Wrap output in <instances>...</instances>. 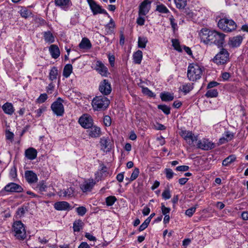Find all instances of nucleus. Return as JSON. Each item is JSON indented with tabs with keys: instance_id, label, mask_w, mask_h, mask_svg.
<instances>
[{
	"instance_id": "f257e3e1",
	"label": "nucleus",
	"mask_w": 248,
	"mask_h": 248,
	"mask_svg": "<svg viewBox=\"0 0 248 248\" xmlns=\"http://www.w3.org/2000/svg\"><path fill=\"white\" fill-rule=\"evenodd\" d=\"M226 35L216 30L204 29L201 31L200 34L202 42L207 45H215L218 47L223 46L225 43Z\"/></svg>"
},
{
	"instance_id": "f03ea898",
	"label": "nucleus",
	"mask_w": 248,
	"mask_h": 248,
	"mask_svg": "<svg viewBox=\"0 0 248 248\" xmlns=\"http://www.w3.org/2000/svg\"><path fill=\"white\" fill-rule=\"evenodd\" d=\"M203 67L196 63H191L187 68V77L190 81H196L199 79L202 75Z\"/></svg>"
},
{
	"instance_id": "7ed1b4c3",
	"label": "nucleus",
	"mask_w": 248,
	"mask_h": 248,
	"mask_svg": "<svg viewBox=\"0 0 248 248\" xmlns=\"http://www.w3.org/2000/svg\"><path fill=\"white\" fill-rule=\"evenodd\" d=\"M110 103L108 98L104 96H97L93 98L92 105L95 111L104 110L109 106Z\"/></svg>"
},
{
	"instance_id": "20e7f679",
	"label": "nucleus",
	"mask_w": 248,
	"mask_h": 248,
	"mask_svg": "<svg viewBox=\"0 0 248 248\" xmlns=\"http://www.w3.org/2000/svg\"><path fill=\"white\" fill-rule=\"evenodd\" d=\"M218 27L222 31L229 32L236 29V24L232 19L224 17L221 18L217 23Z\"/></svg>"
},
{
	"instance_id": "39448f33",
	"label": "nucleus",
	"mask_w": 248,
	"mask_h": 248,
	"mask_svg": "<svg viewBox=\"0 0 248 248\" xmlns=\"http://www.w3.org/2000/svg\"><path fill=\"white\" fill-rule=\"evenodd\" d=\"M181 136L186 140L191 147H195L198 141V136L195 135L192 131L182 130L180 133Z\"/></svg>"
},
{
	"instance_id": "423d86ee",
	"label": "nucleus",
	"mask_w": 248,
	"mask_h": 248,
	"mask_svg": "<svg viewBox=\"0 0 248 248\" xmlns=\"http://www.w3.org/2000/svg\"><path fill=\"white\" fill-rule=\"evenodd\" d=\"M229 60V53L227 49L222 48L215 56L213 62L217 65H222L227 63Z\"/></svg>"
},
{
	"instance_id": "0eeeda50",
	"label": "nucleus",
	"mask_w": 248,
	"mask_h": 248,
	"mask_svg": "<svg viewBox=\"0 0 248 248\" xmlns=\"http://www.w3.org/2000/svg\"><path fill=\"white\" fill-rule=\"evenodd\" d=\"M63 100L60 97L57 98L51 106V108L55 115L57 116H62L64 112V107L62 104Z\"/></svg>"
},
{
	"instance_id": "6e6552de",
	"label": "nucleus",
	"mask_w": 248,
	"mask_h": 248,
	"mask_svg": "<svg viewBox=\"0 0 248 248\" xmlns=\"http://www.w3.org/2000/svg\"><path fill=\"white\" fill-rule=\"evenodd\" d=\"M90 6V8L93 15L99 14H103L107 15L108 17H110V16L107 13L106 10L103 9L101 6L98 4L94 0H87Z\"/></svg>"
},
{
	"instance_id": "1a4fd4ad",
	"label": "nucleus",
	"mask_w": 248,
	"mask_h": 248,
	"mask_svg": "<svg viewBox=\"0 0 248 248\" xmlns=\"http://www.w3.org/2000/svg\"><path fill=\"white\" fill-rule=\"evenodd\" d=\"M78 123L84 128H90L93 125L92 116L88 114H84L78 119Z\"/></svg>"
},
{
	"instance_id": "9d476101",
	"label": "nucleus",
	"mask_w": 248,
	"mask_h": 248,
	"mask_svg": "<svg viewBox=\"0 0 248 248\" xmlns=\"http://www.w3.org/2000/svg\"><path fill=\"white\" fill-rule=\"evenodd\" d=\"M195 147L203 150L207 151L213 149L215 147V144L208 139H203L202 140H198Z\"/></svg>"
},
{
	"instance_id": "9b49d317",
	"label": "nucleus",
	"mask_w": 248,
	"mask_h": 248,
	"mask_svg": "<svg viewBox=\"0 0 248 248\" xmlns=\"http://www.w3.org/2000/svg\"><path fill=\"white\" fill-rule=\"evenodd\" d=\"M10 193H20L23 191V187L15 183H10L7 184L1 190Z\"/></svg>"
},
{
	"instance_id": "f8f14e48",
	"label": "nucleus",
	"mask_w": 248,
	"mask_h": 248,
	"mask_svg": "<svg viewBox=\"0 0 248 248\" xmlns=\"http://www.w3.org/2000/svg\"><path fill=\"white\" fill-rule=\"evenodd\" d=\"M101 150L104 152H109L112 146L113 142L108 137H103L100 140Z\"/></svg>"
},
{
	"instance_id": "ddd939ff",
	"label": "nucleus",
	"mask_w": 248,
	"mask_h": 248,
	"mask_svg": "<svg viewBox=\"0 0 248 248\" xmlns=\"http://www.w3.org/2000/svg\"><path fill=\"white\" fill-rule=\"evenodd\" d=\"M99 91L104 95H108L111 92V87L110 83L107 79H104L100 83L99 87Z\"/></svg>"
},
{
	"instance_id": "4468645a",
	"label": "nucleus",
	"mask_w": 248,
	"mask_h": 248,
	"mask_svg": "<svg viewBox=\"0 0 248 248\" xmlns=\"http://www.w3.org/2000/svg\"><path fill=\"white\" fill-rule=\"evenodd\" d=\"M95 184V182L93 179L84 180L80 184V188L83 192H90Z\"/></svg>"
},
{
	"instance_id": "2eb2a0df",
	"label": "nucleus",
	"mask_w": 248,
	"mask_h": 248,
	"mask_svg": "<svg viewBox=\"0 0 248 248\" xmlns=\"http://www.w3.org/2000/svg\"><path fill=\"white\" fill-rule=\"evenodd\" d=\"M151 1L149 0H144L139 6V15L145 16L149 11Z\"/></svg>"
},
{
	"instance_id": "dca6fc26",
	"label": "nucleus",
	"mask_w": 248,
	"mask_h": 248,
	"mask_svg": "<svg viewBox=\"0 0 248 248\" xmlns=\"http://www.w3.org/2000/svg\"><path fill=\"white\" fill-rule=\"evenodd\" d=\"M95 69L101 76L107 77L108 74V68L100 61L96 62Z\"/></svg>"
},
{
	"instance_id": "f3484780",
	"label": "nucleus",
	"mask_w": 248,
	"mask_h": 248,
	"mask_svg": "<svg viewBox=\"0 0 248 248\" xmlns=\"http://www.w3.org/2000/svg\"><path fill=\"white\" fill-rule=\"evenodd\" d=\"M92 47V45L90 40L87 37L82 39L80 43L78 44V47L83 52H87Z\"/></svg>"
},
{
	"instance_id": "a211bd4d",
	"label": "nucleus",
	"mask_w": 248,
	"mask_h": 248,
	"mask_svg": "<svg viewBox=\"0 0 248 248\" xmlns=\"http://www.w3.org/2000/svg\"><path fill=\"white\" fill-rule=\"evenodd\" d=\"M243 39V38L241 35L231 37L228 41V45L232 48L237 47L240 46Z\"/></svg>"
},
{
	"instance_id": "6ab92c4d",
	"label": "nucleus",
	"mask_w": 248,
	"mask_h": 248,
	"mask_svg": "<svg viewBox=\"0 0 248 248\" xmlns=\"http://www.w3.org/2000/svg\"><path fill=\"white\" fill-rule=\"evenodd\" d=\"M234 136V134L230 131H225L223 136L219 140V144H222L232 140Z\"/></svg>"
},
{
	"instance_id": "aec40b11",
	"label": "nucleus",
	"mask_w": 248,
	"mask_h": 248,
	"mask_svg": "<svg viewBox=\"0 0 248 248\" xmlns=\"http://www.w3.org/2000/svg\"><path fill=\"white\" fill-rule=\"evenodd\" d=\"M54 208L58 211L67 210L70 209L69 203L65 201L57 202L54 204Z\"/></svg>"
},
{
	"instance_id": "412c9836",
	"label": "nucleus",
	"mask_w": 248,
	"mask_h": 248,
	"mask_svg": "<svg viewBox=\"0 0 248 248\" xmlns=\"http://www.w3.org/2000/svg\"><path fill=\"white\" fill-rule=\"evenodd\" d=\"M25 177L29 184L35 183L38 180L36 174L31 170L25 171Z\"/></svg>"
},
{
	"instance_id": "4be33fe9",
	"label": "nucleus",
	"mask_w": 248,
	"mask_h": 248,
	"mask_svg": "<svg viewBox=\"0 0 248 248\" xmlns=\"http://www.w3.org/2000/svg\"><path fill=\"white\" fill-rule=\"evenodd\" d=\"M55 4L56 6L65 10L70 7L71 2L70 0H55Z\"/></svg>"
},
{
	"instance_id": "5701e85b",
	"label": "nucleus",
	"mask_w": 248,
	"mask_h": 248,
	"mask_svg": "<svg viewBox=\"0 0 248 248\" xmlns=\"http://www.w3.org/2000/svg\"><path fill=\"white\" fill-rule=\"evenodd\" d=\"M37 155L36 150L32 147L28 148L25 152V156L30 160L34 159L36 157Z\"/></svg>"
},
{
	"instance_id": "b1692460",
	"label": "nucleus",
	"mask_w": 248,
	"mask_h": 248,
	"mask_svg": "<svg viewBox=\"0 0 248 248\" xmlns=\"http://www.w3.org/2000/svg\"><path fill=\"white\" fill-rule=\"evenodd\" d=\"M109 22L105 26L106 34H111L114 33V29L115 28V23L110 17Z\"/></svg>"
},
{
	"instance_id": "393cba45",
	"label": "nucleus",
	"mask_w": 248,
	"mask_h": 248,
	"mask_svg": "<svg viewBox=\"0 0 248 248\" xmlns=\"http://www.w3.org/2000/svg\"><path fill=\"white\" fill-rule=\"evenodd\" d=\"M13 228L15 232H26L24 225L21 221L15 222Z\"/></svg>"
},
{
	"instance_id": "a878e982",
	"label": "nucleus",
	"mask_w": 248,
	"mask_h": 248,
	"mask_svg": "<svg viewBox=\"0 0 248 248\" xmlns=\"http://www.w3.org/2000/svg\"><path fill=\"white\" fill-rule=\"evenodd\" d=\"M2 108L4 112L8 115H12L14 112L15 109L12 103L6 102L3 105Z\"/></svg>"
},
{
	"instance_id": "bb28decb",
	"label": "nucleus",
	"mask_w": 248,
	"mask_h": 248,
	"mask_svg": "<svg viewBox=\"0 0 248 248\" xmlns=\"http://www.w3.org/2000/svg\"><path fill=\"white\" fill-rule=\"evenodd\" d=\"M49 52L54 59L58 58L60 55V51L58 46L55 45H52L49 48Z\"/></svg>"
},
{
	"instance_id": "cd10ccee",
	"label": "nucleus",
	"mask_w": 248,
	"mask_h": 248,
	"mask_svg": "<svg viewBox=\"0 0 248 248\" xmlns=\"http://www.w3.org/2000/svg\"><path fill=\"white\" fill-rule=\"evenodd\" d=\"M89 132V136L92 138H97L100 136L101 129L100 127L96 126H92Z\"/></svg>"
},
{
	"instance_id": "c85d7f7f",
	"label": "nucleus",
	"mask_w": 248,
	"mask_h": 248,
	"mask_svg": "<svg viewBox=\"0 0 248 248\" xmlns=\"http://www.w3.org/2000/svg\"><path fill=\"white\" fill-rule=\"evenodd\" d=\"M142 59V52L138 50L133 54V60L135 63L140 64Z\"/></svg>"
},
{
	"instance_id": "c756f323",
	"label": "nucleus",
	"mask_w": 248,
	"mask_h": 248,
	"mask_svg": "<svg viewBox=\"0 0 248 248\" xmlns=\"http://www.w3.org/2000/svg\"><path fill=\"white\" fill-rule=\"evenodd\" d=\"M193 88V84L186 83L183 84L180 88V90L185 94L188 93Z\"/></svg>"
},
{
	"instance_id": "7c9ffc66",
	"label": "nucleus",
	"mask_w": 248,
	"mask_h": 248,
	"mask_svg": "<svg viewBox=\"0 0 248 248\" xmlns=\"http://www.w3.org/2000/svg\"><path fill=\"white\" fill-rule=\"evenodd\" d=\"M45 41L48 43H52L54 42V37L49 31L45 32L44 33Z\"/></svg>"
},
{
	"instance_id": "2f4dec72",
	"label": "nucleus",
	"mask_w": 248,
	"mask_h": 248,
	"mask_svg": "<svg viewBox=\"0 0 248 248\" xmlns=\"http://www.w3.org/2000/svg\"><path fill=\"white\" fill-rule=\"evenodd\" d=\"M72 72V66L70 64H66L63 69V76L65 78L69 77Z\"/></svg>"
},
{
	"instance_id": "473e14b6",
	"label": "nucleus",
	"mask_w": 248,
	"mask_h": 248,
	"mask_svg": "<svg viewBox=\"0 0 248 248\" xmlns=\"http://www.w3.org/2000/svg\"><path fill=\"white\" fill-rule=\"evenodd\" d=\"M160 97L163 101H170L173 99L174 97L173 95L169 93H161Z\"/></svg>"
},
{
	"instance_id": "72a5a7b5",
	"label": "nucleus",
	"mask_w": 248,
	"mask_h": 248,
	"mask_svg": "<svg viewBox=\"0 0 248 248\" xmlns=\"http://www.w3.org/2000/svg\"><path fill=\"white\" fill-rule=\"evenodd\" d=\"M155 10L162 14H167L170 13L169 9L163 4L157 5Z\"/></svg>"
},
{
	"instance_id": "f704fd0d",
	"label": "nucleus",
	"mask_w": 248,
	"mask_h": 248,
	"mask_svg": "<svg viewBox=\"0 0 248 248\" xmlns=\"http://www.w3.org/2000/svg\"><path fill=\"white\" fill-rule=\"evenodd\" d=\"M218 91L217 89H210L207 91L205 96L207 98L216 97L218 95Z\"/></svg>"
},
{
	"instance_id": "c9c22d12",
	"label": "nucleus",
	"mask_w": 248,
	"mask_h": 248,
	"mask_svg": "<svg viewBox=\"0 0 248 248\" xmlns=\"http://www.w3.org/2000/svg\"><path fill=\"white\" fill-rule=\"evenodd\" d=\"M58 75V70L56 67H53L50 70L49 74V79L51 81L56 79Z\"/></svg>"
},
{
	"instance_id": "e433bc0d",
	"label": "nucleus",
	"mask_w": 248,
	"mask_h": 248,
	"mask_svg": "<svg viewBox=\"0 0 248 248\" xmlns=\"http://www.w3.org/2000/svg\"><path fill=\"white\" fill-rule=\"evenodd\" d=\"M236 159L235 155H230L224 159L222 161V165L224 166H227L231 163L233 162Z\"/></svg>"
},
{
	"instance_id": "4c0bfd02",
	"label": "nucleus",
	"mask_w": 248,
	"mask_h": 248,
	"mask_svg": "<svg viewBox=\"0 0 248 248\" xmlns=\"http://www.w3.org/2000/svg\"><path fill=\"white\" fill-rule=\"evenodd\" d=\"M177 8L183 9L186 5V0H174Z\"/></svg>"
},
{
	"instance_id": "58836bf2",
	"label": "nucleus",
	"mask_w": 248,
	"mask_h": 248,
	"mask_svg": "<svg viewBox=\"0 0 248 248\" xmlns=\"http://www.w3.org/2000/svg\"><path fill=\"white\" fill-rule=\"evenodd\" d=\"M148 42L147 38L145 37H139L138 38V46L140 48H145Z\"/></svg>"
},
{
	"instance_id": "ea45409f",
	"label": "nucleus",
	"mask_w": 248,
	"mask_h": 248,
	"mask_svg": "<svg viewBox=\"0 0 248 248\" xmlns=\"http://www.w3.org/2000/svg\"><path fill=\"white\" fill-rule=\"evenodd\" d=\"M36 188L39 192L42 193L46 191L47 186L44 181H41L37 184Z\"/></svg>"
},
{
	"instance_id": "a19ab883",
	"label": "nucleus",
	"mask_w": 248,
	"mask_h": 248,
	"mask_svg": "<svg viewBox=\"0 0 248 248\" xmlns=\"http://www.w3.org/2000/svg\"><path fill=\"white\" fill-rule=\"evenodd\" d=\"M117 201V198L114 196H109L106 198V205L108 206H112Z\"/></svg>"
},
{
	"instance_id": "79ce46f5",
	"label": "nucleus",
	"mask_w": 248,
	"mask_h": 248,
	"mask_svg": "<svg viewBox=\"0 0 248 248\" xmlns=\"http://www.w3.org/2000/svg\"><path fill=\"white\" fill-rule=\"evenodd\" d=\"M27 211L26 207H24V206H22L19 208H18L16 212V216L17 218H21L23 217L26 211Z\"/></svg>"
},
{
	"instance_id": "37998d69",
	"label": "nucleus",
	"mask_w": 248,
	"mask_h": 248,
	"mask_svg": "<svg viewBox=\"0 0 248 248\" xmlns=\"http://www.w3.org/2000/svg\"><path fill=\"white\" fill-rule=\"evenodd\" d=\"M171 42L172 44V46H173L174 48L177 51L179 52H181L182 51L178 39H172L171 40Z\"/></svg>"
},
{
	"instance_id": "c03bdc74",
	"label": "nucleus",
	"mask_w": 248,
	"mask_h": 248,
	"mask_svg": "<svg viewBox=\"0 0 248 248\" xmlns=\"http://www.w3.org/2000/svg\"><path fill=\"white\" fill-rule=\"evenodd\" d=\"M158 108L161 109L165 114L168 115L170 113V108L165 105H159Z\"/></svg>"
},
{
	"instance_id": "a18cd8bd",
	"label": "nucleus",
	"mask_w": 248,
	"mask_h": 248,
	"mask_svg": "<svg viewBox=\"0 0 248 248\" xmlns=\"http://www.w3.org/2000/svg\"><path fill=\"white\" fill-rule=\"evenodd\" d=\"M31 15V13L30 11L26 9V8H22L20 10V15L22 17L27 18Z\"/></svg>"
},
{
	"instance_id": "49530a36",
	"label": "nucleus",
	"mask_w": 248,
	"mask_h": 248,
	"mask_svg": "<svg viewBox=\"0 0 248 248\" xmlns=\"http://www.w3.org/2000/svg\"><path fill=\"white\" fill-rule=\"evenodd\" d=\"M140 173V170L138 168H135L133 172L131 174V177L130 178V181H133L135 180L139 176Z\"/></svg>"
},
{
	"instance_id": "de8ad7c7",
	"label": "nucleus",
	"mask_w": 248,
	"mask_h": 248,
	"mask_svg": "<svg viewBox=\"0 0 248 248\" xmlns=\"http://www.w3.org/2000/svg\"><path fill=\"white\" fill-rule=\"evenodd\" d=\"M100 174L101 177L102 178L106 177L108 174V168L106 166L103 165L100 170Z\"/></svg>"
},
{
	"instance_id": "09e8293b",
	"label": "nucleus",
	"mask_w": 248,
	"mask_h": 248,
	"mask_svg": "<svg viewBox=\"0 0 248 248\" xmlns=\"http://www.w3.org/2000/svg\"><path fill=\"white\" fill-rule=\"evenodd\" d=\"M165 173L166 174V176L168 179H171L174 174V173L170 169H165Z\"/></svg>"
},
{
	"instance_id": "8fccbe9b",
	"label": "nucleus",
	"mask_w": 248,
	"mask_h": 248,
	"mask_svg": "<svg viewBox=\"0 0 248 248\" xmlns=\"http://www.w3.org/2000/svg\"><path fill=\"white\" fill-rule=\"evenodd\" d=\"M142 93L144 94L147 95L148 96L154 97L155 96L154 93L147 87L142 88Z\"/></svg>"
},
{
	"instance_id": "3c124183",
	"label": "nucleus",
	"mask_w": 248,
	"mask_h": 248,
	"mask_svg": "<svg viewBox=\"0 0 248 248\" xmlns=\"http://www.w3.org/2000/svg\"><path fill=\"white\" fill-rule=\"evenodd\" d=\"M74 190L73 188L70 187L68 188L64 191V196H68V197H71L74 196Z\"/></svg>"
},
{
	"instance_id": "603ef678",
	"label": "nucleus",
	"mask_w": 248,
	"mask_h": 248,
	"mask_svg": "<svg viewBox=\"0 0 248 248\" xmlns=\"http://www.w3.org/2000/svg\"><path fill=\"white\" fill-rule=\"evenodd\" d=\"M161 205V209L163 215H168L170 211V208L165 207V205L163 203H162Z\"/></svg>"
},
{
	"instance_id": "864d4df0",
	"label": "nucleus",
	"mask_w": 248,
	"mask_h": 248,
	"mask_svg": "<svg viewBox=\"0 0 248 248\" xmlns=\"http://www.w3.org/2000/svg\"><path fill=\"white\" fill-rule=\"evenodd\" d=\"M47 95L46 93L41 94L37 99V102L39 103H43L45 102L47 99Z\"/></svg>"
},
{
	"instance_id": "5fc2aeb1",
	"label": "nucleus",
	"mask_w": 248,
	"mask_h": 248,
	"mask_svg": "<svg viewBox=\"0 0 248 248\" xmlns=\"http://www.w3.org/2000/svg\"><path fill=\"white\" fill-rule=\"evenodd\" d=\"M169 19L170 22L171 26L173 29V31H175L177 29V23H175V19L172 15L169 17Z\"/></svg>"
},
{
	"instance_id": "6e6d98bb",
	"label": "nucleus",
	"mask_w": 248,
	"mask_h": 248,
	"mask_svg": "<svg viewBox=\"0 0 248 248\" xmlns=\"http://www.w3.org/2000/svg\"><path fill=\"white\" fill-rule=\"evenodd\" d=\"M163 198L165 200H168L171 197L170 191L169 189H165L162 194Z\"/></svg>"
},
{
	"instance_id": "4d7b16f0",
	"label": "nucleus",
	"mask_w": 248,
	"mask_h": 248,
	"mask_svg": "<svg viewBox=\"0 0 248 248\" xmlns=\"http://www.w3.org/2000/svg\"><path fill=\"white\" fill-rule=\"evenodd\" d=\"M103 122L106 126H109L111 124V119L109 116L106 115L104 117Z\"/></svg>"
},
{
	"instance_id": "13d9d810",
	"label": "nucleus",
	"mask_w": 248,
	"mask_h": 248,
	"mask_svg": "<svg viewBox=\"0 0 248 248\" xmlns=\"http://www.w3.org/2000/svg\"><path fill=\"white\" fill-rule=\"evenodd\" d=\"M196 209V207H192L186 211V215L189 217H191L193 214L195 212Z\"/></svg>"
},
{
	"instance_id": "bf43d9fd",
	"label": "nucleus",
	"mask_w": 248,
	"mask_h": 248,
	"mask_svg": "<svg viewBox=\"0 0 248 248\" xmlns=\"http://www.w3.org/2000/svg\"><path fill=\"white\" fill-rule=\"evenodd\" d=\"M14 236L18 240H23L27 237L26 233H14Z\"/></svg>"
},
{
	"instance_id": "052dcab7",
	"label": "nucleus",
	"mask_w": 248,
	"mask_h": 248,
	"mask_svg": "<svg viewBox=\"0 0 248 248\" xmlns=\"http://www.w3.org/2000/svg\"><path fill=\"white\" fill-rule=\"evenodd\" d=\"M148 220H149L145 219V220L144 221V222L140 226L139 229V230L140 232H141V231H143L145 229H146L148 227V226L149 224Z\"/></svg>"
},
{
	"instance_id": "680f3d73",
	"label": "nucleus",
	"mask_w": 248,
	"mask_h": 248,
	"mask_svg": "<svg viewBox=\"0 0 248 248\" xmlns=\"http://www.w3.org/2000/svg\"><path fill=\"white\" fill-rule=\"evenodd\" d=\"M137 23L140 26H143L144 24L145 18L142 17L141 16L139 15V17L137 19Z\"/></svg>"
},
{
	"instance_id": "e2e57ef3",
	"label": "nucleus",
	"mask_w": 248,
	"mask_h": 248,
	"mask_svg": "<svg viewBox=\"0 0 248 248\" xmlns=\"http://www.w3.org/2000/svg\"><path fill=\"white\" fill-rule=\"evenodd\" d=\"M46 110L44 108H40L37 110H35L34 113H35V117L37 118L39 117L44 111Z\"/></svg>"
},
{
	"instance_id": "0e129e2a",
	"label": "nucleus",
	"mask_w": 248,
	"mask_h": 248,
	"mask_svg": "<svg viewBox=\"0 0 248 248\" xmlns=\"http://www.w3.org/2000/svg\"><path fill=\"white\" fill-rule=\"evenodd\" d=\"M87 209L84 206L78 207V215L83 216L87 212Z\"/></svg>"
},
{
	"instance_id": "69168bd1",
	"label": "nucleus",
	"mask_w": 248,
	"mask_h": 248,
	"mask_svg": "<svg viewBox=\"0 0 248 248\" xmlns=\"http://www.w3.org/2000/svg\"><path fill=\"white\" fill-rule=\"evenodd\" d=\"M189 167L188 166L186 165H183V166H180L176 167V170L177 171H186L188 170Z\"/></svg>"
},
{
	"instance_id": "338daca9",
	"label": "nucleus",
	"mask_w": 248,
	"mask_h": 248,
	"mask_svg": "<svg viewBox=\"0 0 248 248\" xmlns=\"http://www.w3.org/2000/svg\"><path fill=\"white\" fill-rule=\"evenodd\" d=\"M6 138L7 140H12L14 138V134L8 130L6 131Z\"/></svg>"
},
{
	"instance_id": "774afa93",
	"label": "nucleus",
	"mask_w": 248,
	"mask_h": 248,
	"mask_svg": "<svg viewBox=\"0 0 248 248\" xmlns=\"http://www.w3.org/2000/svg\"><path fill=\"white\" fill-rule=\"evenodd\" d=\"M218 84L219 83L218 82L213 81L208 83L207 86V88L209 89H211L213 88V87L217 86Z\"/></svg>"
}]
</instances>
